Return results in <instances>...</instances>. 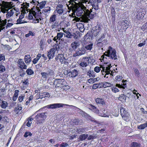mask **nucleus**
<instances>
[{"label":"nucleus","mask_w":147,"mask_h":147,"mask_svg":"<svg viewBox=\"0 0 147 147\" xmlns=\"http://www.w3.org/2000/svg\"><path fill=\"white\" fill-rule=\"evenodd\" d=\"M30 36H34L33 33L31 31H29L28 33L25 35V36L26 37H28Z\"/></svg>","instance_id":"nucleus-51"},{"label":"nucleus","mask_w":147,"mask_h":147,"mask_svg":"<svg viewBox=\"0 0 147 147\" xmlns=\"http://www.w3.org/2000/svg\"><path fill=\"white\" fill-rule=\"evenodd\" d=\"M33 119L29 117L27 120V122L26 123V125L27 127H30L31 125V124L32 123V121L33 120Z\"/></svg>","instance_id":"nucleus-39"},{"label":"nucleus","mask_w":147,"mask_h":147,"mask_svg":"<svg viewBox=\"0 0 147 147\" xmlns=\"http://www.w3.org/2000/svg\"><path fill=\"white\" fill-rule=\"evenodd\" d=\"M57 61H59L61 63H67V59L65 58L63 55L62 54H58L55 58Z\"/></svg>","instance_id":"nucleus-11"},{"label":"nucleus","mask_w":147,"mask_h":147,"mask_svg":"<svg viewBox=\"0 0 147 147\" xmlns=\"http://www.w3.org/2000/svg\"><path fill=\"white\" fill-rule=\"evenodd\" d=\"M24 13L23 12L20 16L19 18L17 20V24H24L27 23V22L22 20L24 17Z\"/></svg>","instance_id":"nucleus-13"},{"label":"nucleus","mask_w":147,"mask_h":147,"mask_svg":"<svg viewBox=\"0 0 147 147\" xmlns=\"http://www.w3.org/2000/svg\"><path fill=\"white\" fill-rule=\"evenodd\" d=\"M102 112H103L102 114H99V115L100 116L104 117H109V116L107 114V111L105 109H103L102 110Z\"/></svg>","instance_id":"nucleus-30"},{"label":"nucleus","mask_w":147,"mask_h":147,"mask_svg":"<svg viewBox=\"0 0 147 147\" xmlns=\"http://www.w3.org/2000/svg\"><path fill=\"white\" fill-rule=\"evenodd\" d=\"M63 33L62 32H59L57 33L56 36L57 38L59 40L63 36Z\"/></svg>","instance_id":"nucleus-44"},{"label":"nucleus","mask_w":147,"mask_h":147,"mask_svg":"<svg viewBox=\"0 0 147 147\" xmlns=\"http://www.w3.org/2000/svg\"><path fill=\"white\" fill-rule=\"evenodd\" d=\"M134 71L136 75L138 76L140 74L139 72L138 69H134Z\"/></svg>","instance_id":"nucleus-59"},{"label":"nucleus","mask_w":147,"mask_h":147,"mask_svg":"<svg viewBox=\"0 0 147 147\" xmlns=\"http://www.w3.org/2000/svg\"><path fill=\"white\" fill-rule=\"evenodd\" d=\"M35 19L33 21V22L34 23H38L39 22V21L41 20V19L40 18H38L36 17H35Z\"/></svg>","instance_id":"nucleus-49"},{"label":"nucleus","mask_w":147,"mask_h":147,"mask_svg":"<svg viewBox=\"0 0 147 147\" xmlns=\"http://www.w3.org/2000/svg\"><path fill=\"white\" fill-rule=\"evenodd\" d=\"M19 91L18 90H16L15 91V93L12 97V100L13 101H16L18 95V92Z\"/></svg>","instance_id":"nucleus-29"},{"label":"nucleus","mask_w":147,"mask_h":147,"mask_svg":"<svg viewBox=\"0 0 147 147\" xmlns=\"http://www.w3.org/2000/svg\"><path fill=\"white\" fill-rule=\"evenodd\" d=\"M55 52V49L53 48L51 49L50 51L48 52V56L49 59H51L53 58Z\"/></svg>","instance_id":"nucleus-18"},{"label":"nucleus","mask_w":147,"mask_h":147,"mask_svg":"<svg viewBox=\"0 0 147 147\" xmlns=\"http://www.w3.org/2000/svg\"><path fill=\"white\" fill-rule=\"evenodd\" d=\"M122 78L121 76L119 75H117L115 78V79L118 81H120Z\"/></svg>","instance_id":"nucleus-53"},{"label":"nucleus","mask_w":147,"mask_h":147,"mask_svg":"<svg viewBox=\"0 0 147 147\" xmlns=\"http://www.w3.org/2000/svg\"><path fill=\"white\" fill-rule=\"evenodd\" d=\"M37 0H32V1H31V2L33 4H38L39 2Z\"/></svg>","instance_id":"nucleus-62"},{"label":"nucleus","mask_w":147,"mask_h":147,"mask_svg":"<svg viewBox=\"0 0 147 147\" xmlns=\"http://www.w3.org/2000/svg\"><path fill=\"white\" fill-rule=\"evenodd\" d=\"M49 142H50L52 144H53L55 143V140L53 139H50L49 140Z\"/></svg>","instance_id":"nucleus-64"},{"label":"nucleus","mask_w":147,"mask_h":147,"mask_svg":"<svg viewBox=\"0 0 147 147\" xmlns=\"http://www.w3.org/2000/svg\"><path fill=\"white\" fill-rule=\"evenodd\" d=\"M31 57L30 55H26L25 56L24 60L26 63H29L31 61Z\"/></svg>","instance_id":"nucleus-23"},{"label":"nucleus","mask_w":147,"mask_h":147,"mask_svg":"<svg viewBox=\"0 0 147 147\" xmlns=\"http://www.w3.org/2000/svg\"><path fill=\"white\" fill-rule=\"evenodd\" d=\"M46 3V1H42L40 3L38 2V5L39 6V8L41 9L43 8L45 6Z\"/></svg>","instance_id":"nucleus-28"},{"label":"nucleus","mask_w":147,"mask_h":147,"mask_svg":"<svg viewBox=\"0 0 147 147\" xmlns=\"http://www.w3.org/2000/svg\"><path fill=\"white\" fill-rule=\"evenodd\" d=\"M102 84L103 87H110L112 86V84L111 83L108 82H105V83H102Z\"/></svg>","instance_id":"nucleus-47"},{"label":"nucleus","mask_w":147,"mask_h":147,"mask_svg":"<svg viewBox=\"0 0 147 147\" xmlns=\"http://www.w3.org/2000/svg\"><path fill=\"white\" fill-rule=\"evenodd\" d=\"M111 67V65L110 64L109 65H108L105 66V67H102V69L101 71L102 74L104 76V77L105 78L109 79L111 78L110 74V72L111 71L110 68Z\"/></svg>","instance_id":"nucleus-4"},{"label":"nucleus","mask_w":147,"mask_h":147,"mask_svg":"<svg viewBox=\"0 0 147 147\" xmlns=\"http://www.w3.org/2000/svg\"><path fill=\"white\" fill-rule=\"evenodd\" d=\"M101 29L100 27H98V29H96L95 31H94V35L95 36H97L98 34H99V33H100V32H101Z\"/></svg>","instance_id":"nucleus-41"},{"label":"nucleus","mask_w":147,"mask_h":147,"mask_svg":"<svg viewBox=\"0 0 147 147\" xmlns=\"http://www.w3.org/2000/svg\"><path fill=\"white\" fill-rule=\"evenodd\" d=\"M56 15L54 14L51 15L49 21V22H53L56 20Z\"/></svg>","instance_id":"nucleus-33"},{"label":"nucleus","mask_w":147,"mask_h":147,"mask_svg":"<svg viewBox=\"0 0 147 147\" xmlns=\"http://www.w3.org/2000/svg\"><path fill=\"white\" fill-rule=\"evenodd\" d=\"M32 134L30 132L26 131L25 133L24 136L25 138L28 137V136H31Z\"/></svg>","instance_id":"nucleus-50"},{"label":"nucleus","mask_w":147,"mask_h":147,"mask_svg":"<svg viewBox=\"0 0 147 147\" xmlns=\"http://www.w3.org/2000/svg\"><path fill=\"white\" fill-rule=\"evenodd\" d=\"M51 10V9L50 7H47L44 8V9L43 10L42 12L46 15H47L50 13Z\"/></svg>","instance_id":"nucleus-24"},{"label":"nucleus","mask_w":147,"mask_h":147,"mask_svg":"<svg viewBox=\"0 0 147 147\" xmlns=\"http://www.w3.org/2000/svg\"><path fill=\"white\" fill-rule=\"evenodd\" d=\"M91 59L90 56L89 57H84L80 59V62L79 63L80 66L82 67H86L89 64V60Z\"/></svg>","instance_id":"nucleus-8"},{"label":"nucleus","mask_w":147,"mask_h":147,"mask_svg":"<svg viewBox=\"0 0 147 147\" xmlns=\"http://www.w3.org/2000/svg\"><path fill=\"white\" fill-rule=\"evenodd\" d=\"M41 57V55L40 54H38L37 56L34 59L33 61V63L34 64L36 63L38 60L40 59V57Z\"/></svg>","instance_id":"nucleus-34"},{"label":"nucleus","mask_w":147,"mask_h":147,"mask_svg":"<svg viewBox=\"0 0 147 147\" xmlns=\"http://www.w3.org/2000/svg\"><path fill=\"white\" fill-rule=\"evenodd\" d=\"M132 147H140V144L136 142H134L132 143Z\"/></svg>","instance_id":"nucleus-52"},{"label":"nucleus","mask_w":147,"mask_h":147,"mask_svg":"<svg viewBox=\"0 0 147 147\" xmlns=\"http://www.w3.org/2000/svg\"><path fill=\"white\" fill-rule=\"evenodd\" d=\"M112 91L115 93L118 92L119 91V90L116 87H113L112 89Z\"/></svg>","instance_id":"nucleus-56"},{"label":"nucleus","mask_w":147,"mask_h":147,"mask_svg":"<svg viewBox=\"0 0 147 147\" xmlns=\"http://www.w3.org/2000/svg\"><path fill=\"white\" fill-rule=\"evenodd\" d=\"M104 34H102L101 35V37L99 38L98 40L96 41L97 45V46H99L100 44H101L100 46H102L103 43L101 42L102 41L104 40Z\"/></svg>","instance_id":"nucleus-22"},{"label":"nucleus","mask_w":147,"mask_h":147,"mask_svg":"<svg viewBox=\"0 0 147 147\" xmlns=\"http://www.w3.org/2000/svg\"><path fill=\"white\" fill-rule=\"evenodd\" d=\"M7 21V19H5L4 20H2L0 16V28H4V27H3L6 24Z\"/></svg>","instance_id":"nucleus-20"},{"label":"nucleus","mask_w":147,"mask_h":147,"mask_svg":"<svg viewBox=\"0 0 147 147\" xmlns=\"http://www.w3.org/2000/svg\"><path fill=\"white\" fill-rule=\"evenodd\" d=\"M69 72L71 73V78L75 77L77 76L78 74V71L74 69L72 70L71 71H69Z\"/></svg>","instance_id":"nucleus-21"},{"label":"nucleus","mask_w":147,"mask_h":147,"mask_svg":"<svg viewBox=\"0 0 147 147\" xmlns=\"http://www.w3.org/2000/svg\"><path fill=\"white\" fill-rule=\"evenodd\" d=\"M88 82L90 84H93L94 83L93 78H90L88 80Z\"/></svg>","instance_id":"nucleus-61"},{"label":"nucleus","mask_w":147,"mask_h":147,"mask_svg":"<svg viewBox=\"0 0 147 147\" xmlns=\"http://www.w3.org/2000/svg\"><path fill=\"white\" fill-rule=\"evenodd\" d=\"M116 53V52L115 49L109 47L108 49L101 56L100 59L101 61H105V59H107V58L105 57V56H106L112 59L116 60L117 59Z\"/></svg>","instance_id":"nucleus-3"},{"label":"nucleus","mask_w":147,"mask_h":147,"mask_svg":"<svg viewBox=\"0 0 147 147\" xmlns=\"http://www.w3.org/2000/svg\"><path fill=\"white\" fill-rule=\"evenodd\" d=\"M5 70V66L2 64H0V73L3 72Z\"/></svg>","instance_id":"nucleus-48"},{"label":"nucleus","mask_w":147,"mask_h":147,"mask_svg":"<svg viewBox=\"0 0 147 147\" xmlns=\"http://www.w3.org/2000/svg\"><path fill=\"white\" fill-rule=\"evenodd\" d=\"M80 45L79 42L75 41L72 42L71 44V47L73 50H75Z\"/></svg>","instance_id":"nucleus-17"},{"label":"nucleus","mask_w":147,"mask_h":147,"mask_svg":"<svg viewBox=\"0 0 147 147\" xmlns=\"http://www.w3.org/2000/svg\"><path fill=\"white\" fill-rule=\"evenodd\" d=\"M5 60V56L3 55L0 54V61H4Z\"/></svg>","instance_id":"nucleus-57"},{"label":"nucleus","mask_w":147,"mask_h":147,"mask_svg":"<svg viewBox=\"0 0 147 147\" xmlns=\"http://www.w3.org/2000/svg\"><path fill=\"white\" fill-rule=\"evenodd\" d=\"M28 6H29L28 3H24L22 7L23 9L22 10V12H23L24 13H26V10L28 12L27 10Z\"/></svg>","instance_id":"nucleus-32"},{"label":"nucleus","mask_w":147,"mask_h":147,"mask_svg":"<svg viewBox=\"0 0 147 147\" xmlns=\"http://www.w3.org/2000/svg\"><path fill=\"white\" fill-rule=\"evenodd\" d=\"M87 134H83L80 136L79 138L80 140L83 141L85 140L88 137Z\"/></svg>","instance_id":"nucleus-36"},{"label":"nucleus","mask_w":147,"mask_h":147,"mask_svg":"<svg viewBox=\"0 0 147 147\" xmlns=\"http://www.w3.org/2000/svg\"><path fill=\"white\" fill-rule=\"evenodd\" d=\"M146 41H144L143 43H141L138 44V46L139 47H141L144 45L146 44Z\"/></svg>","instance_id":"nucleus-60"},{"label":"nucleus","mask_w":147,"mask_h":147,"mask_svg":"<svg viewBox=\"0 0 147 147\" xmlns=\"http://www.w3.org/2000/svg\"><path fill=\"white\" fill-rule=\"evenodd\" d=\"M86 128H77L76 131L79 134L84 132Z\"/></svg>","instance_id":"nucleus-40"},{"label":"nucleus","mask_w":147,"mask_h":147,"mask_svg":"<svg viewBox=\"0 0 147 147\" xmlns=\"http://www.w3.org/2000/svg\"><path fill=\"white\" fill-rule=\"evenodd\" d=\"M77 0H75L76 1ZM80 1L79 2L81 3L84 4L86 6H87V4H89L90 3H92L91 0H80Z\"/></svg>","instance_id":"nucleus-25"},{"label":"nucleus","mask_w":147,"mask_h":147,"mask_svg":"<svg viewBox=\"0 0 147 147\" xmlns=\"http://www.w3.org/2000/svg\"><path fill=\"white\" fill-rule=\"evenodd\" d=\"M95 101L97 103L101 104L102 105L105 104L104 100L100 98H97L96 99Z\"/></svg>","instance_id":"nucleus-27"},{"label":"nucleus","mask_w":147,"mask_h":147,"mask_svg":"<svg viewBox=\"0 0 147 147\" xmlns=\"http://www.w3.org/2000/svg\"><path fill=\"white\" fill-rule=\"evenodd\" d=\"M145 14V12L144 11L139 12L136 16L135 20H141L143 18Z\"/></svg>","instance_id":"nucleus-14"},{"label":"nucleus","mask_w":147,"mask_h":147,"mask_svg":"<svg viewBox=\"0 0 147 147\" xmlns=\"http://www.w3.org/2000/svg\"><path fill=\"white\" fill-rule=\"evenodd\" d=\"M36 15V13L34 11L31 10L29 12L28 18L30 20L32 19L33 18V17L34 16V18H35Z\"/></svg>","instance_id":"nucleus-19"},{"label":"nucleus","mask_w":147,"mask_h":147,"mask_svg":"<svg viewBox=\"0 0 147 147\" xmlns=\"http://www.w3.org/2000/svg\"><path fill=\"white\" fill-rule=\"evenodd\" d=\"M58 23L57 22H55L53 23L51 26V28L52 29L56 28L57 26Z\"/></svg>","instance_id":"nucleus-54"},{"label":"nucleus","mask_w":147,"mask_h":147,"mask_svg":"<svg viewBox=\"0 0 147 147\" xmlns=\"http://www.w3.org/2000/svg\"><path fill=\"white\" fill-rule=\"evenodd\" d=\"M64 105L66 106H72V105H68L63 104L62 103H55L47 105L48 107L52 109H56L61 107H62Z\"/></svg>","instance_id":"nucleus-10"},{"label":"nucleus","mask_w":147,"mask_h":147,"mask_svg":"<svg viewBox=\"0 0 147 147\" xmlns=\"http://www.w3.org/2000/svg\"><path fill=\"white\" fill-rule=\"evenodd\" d=\"M57 7L56 11L58 13L59 15H61L63 13V6L62 5H59Z\"/></svg>","instance_id":"nucleus-16"},{"label":"nucleus","mask_w":147,"mask_h":147,"mask_svg":"<svg viewBox=\"0 0 147 147\" xmlns=\"http://www.w3.org/2000/svg\"><path fill=\"white\" fill-rule=\"evenodd\" d=\"M46 70L47 72H42L40 73L42 78L45 79L49 78L54 74L53 71L49 68H47Z\"/></svg>","instance_id":"nucleus-7"},{"label":"nucleus","mask_w":147,"mask_h":147,"mask_svg":"<svg viewBox=\"0 0 147 147\" xmlns=\"http://www.w3.org/2000/svg\"><path fill=\"white\" fill-rule=\"evenodd\" d=\"M87 75L90 77H95L94 75V71H88L87 72Z\"/></svg>","instance_id":"nucleus-42"},{"label":"nucleus","mask_w":147,"mask_h":147,"mask_svg":"<svg viewBox=\"0 0 147 147\" xmlns=\"http://www.w3.org/2000/svg\"><path fill=\"white\" fill-rule=\"evenodd\" d=\"M102 67H103L102 65H101V66L100 67L96 66L94 68V70L96 72L98 73L101 70V68L102 69Z\"/></svg>","instance_id":"nucleus-43"},{"label":"nucleus","mask_w":147,"mask_h":147,"mask_svg":"<svg viewBox=\"0 0 147 147\" xmlns=\"http://www.w3.org/2000/svg\"><path fill=\"white\" fill-rule=\"evenodd\" d=\"M15 6L14 3L12 2H7L2 1V3L0 4V9L1 12L3 13H6V18L8 22H12L13 19L11 18L13 15L14 12L12 9Z\"/></svg>","instance_id":"nucleus-2"},{"label":"nucleus","mask_w":147,"mask_h":147,"mask_svg":"<svg viewBox=\"0 0 147 147\" xmlns=\"http://www.w3.org/2000/svg\"><path fill=\"white\" fill-rule=\"evenodd\" d=\"M47 113H42L36 115L35 118L39 123H42L46 118Z\"/></svg>","instance_id":"nucleus-6"},{"label":"nucleus","mask_w":147,"mask_h":147,"mask_svg":"<svg viewBox=\"0 0 147 147\" xmlns=\"http://www.w3.org/2000/svg\"><path fill=\"white\" fill-rule=\"evenodd\" d=\"M86 50L84 47L79 48L76 51V53L73 54V56L75 57L79 55H81L86 53Z\"/></svg>","instance_id":"nucleus-9"},{"label":"nucleus","mask_w":147,"mask_h":147,"mask_svg":"<svg viewBox=\"0 0 147 147\" xmlns=\"http://www.w3.org/2000/svg\"><path fill=\"white\" fill-rule=\"evenodd\" d=\"M50 96V95L48 92H44L39 93L38 94H37L35 97V100H38L39 99H42L43 98H45L46 97H49Z\"/></svg>","instance_id":"nucleus-12"},{"label":"nucleus","mask_w":147,"mask_h":147,"mask_svg":"<svg viewBox=\"0 0 147 147\" xmlns=\"http://www.w3.org/2000/svg\"><path fill=\"white\" fill-rule=\"evenodd\" d=\"M70 1L73 4L71 8L73 13L69 14V16L73 18L74 17L72 20L73 21L78 22L80 20V18L76 17V14L78 17L82 16L83 21L84 22H88L90 19L93 18V14L91 13V12L87 9L84 4L79 2L77 3L74 0H70Z\"/></svg>","instance_id":"nucleus-1"},{"label":"nucleus","mask_w":147,"mask_h":147,"mask_svg":"<svg viewBox=\"0 0 147 147\" xmlns=\"http://www.w3.org/2000/svg\"><path fill=\"white\" fill-rule=\"evenodd\" d=\"M22 108L21 105H18L17 107L15 108L14 110V111L16 113H18L20 111L22 110Z\"/></svg>","instance_id":"nucleus-37"},{"label":"nucleus","mask_w":147,"mask_h":147,"mask_svg":"<svg viewBox=\"0 0 147 147\" xmlns=\"http://www.w3.org/2000/svg\"><path fill=\"white\" fill-rule=\"evenodd\" d=\"M98 88H100V87L98 86L97 84H93L92 86V88L93 89H96Z\"/></svg>","instance_id":"nucleus-55"},{"label":"nucleus","mask_w":147,"mask_h":147,"mask_svg":"<svg viewBox=\"0 0 147 147\" xmlns=\"http://www.w3.org/2000/svg\"><path fill=\"white\" fill-rule=\"evenodd\" d=\"M28 79H26V80H25L23 82V83L24 84L27 85L28 84Z\"/></svg>","instance_id":"nucleus-63"},{"label":"nucleus","mask_w":147,"mask_h":147,"mask_svg":"<svg viewBox=\"0 0 147 147\" xmlns=\"http://www.w3.org/2000/svg\"><path fill=\"white\" fill-rule=\"evenodd\" d=\"M26 73L28 75H31L34 73V72L31 69L29 68L26 70Z\"/></svg>","instance_id":"nucleus-46"},{"label":"nucleus","mask_w":147,"mask_h":147,"mask_svg":"<svg viewBox=\"0 0 147 147\" xmlns=\"http://www.w3.org/2000/svg\"><path fill=\"white\" fill-rule=\"evenodd\" d=\"M93 46V44H90L85 46L84 48L87 50L91 51L92 48Z\"/></svg>","instance_id":"nucleus-35"},{"label":"nucleus","mask_w":147,"mask_h":147,"mask_svg":"<svg viewBox=\"0 0 147 147\" xmlns=\"http://www.w3.org/2000/svg\"><path fill=\"white\" fill-rule=\"evenodd\" d=\"M91 107L92 109L93 112L96 113H98L99 112V110L97 109H96L95 107L93 105H92L91 106Z\"/></svg>","instance_id":"nucleus-45"},{"label":"nucleus","mask_w":147,"mask_h":147,"mask_svg":"<svg viewBox=\"0 0 147 147\" xmlns=\"http://www.w3.org/2000/svg\"><path fill=\"white\" fill-rule=\"evenodd\" d=\"M126 99V98L125 95L123 94H121L119 97V100L122 102H125Z\"/></svg>","instance_id":"nucleus-31"},{"label":"nucleus","mask_w":147,"mask_h":147,"mask_svg":"<svg viewBox=\"0 0 147 147\" xmlns=\"http://www.w3.org/2000/svg\"><path fill=\"white\" fill-rule=\"evenodd\" d=\"M120 112L121 115L122 117L128 116V114L126 111L125 110V109L123 107H121L120 109Z\"/></svg>","instance_id":"nucleus-26"},{"label":"nucleus","mask_w":147,"mask_h":147,"mask_svg":"<svg viewBox=\"0 0 147 147\" xmlns=\"http://www.w3.org/2000/svg\"><path fill=\"white\" fill-rule=\"evenodd\" d=\"M146 127H147V122L138 126V128L139 129H144Z\"/></svg>","instance_id":"nucleus-38"},{"label":"nucleus","mask_w":147,"mask_h":147,"mask_svg":"<svg viewBox=\"0 0 147 147\" xmlns=\"http://www.w3.org/2000/svg\"><path fill=\"white\" fill-rule=\"evenodd\" d=\"M19 67L21 69H26L27 68V66L24 62L22 59H20L18 61Z\"/></svg>","instance_id":"nucleus-15"},{"label":"nucleus","mask_w":147,"mask_h":147,"mask_svg":"<svg viewBox=\"0 0 147 147\" xmlns=\"http://www.w3.org/2000/svg\"><path fill=\"white\" fill-rule=\"evenodd\" d=\"M24 97V96H23L22 95L20 96H19L18 98V100L20 102H21L23 101Z\"/></svg>","instance_id":"nucleus-58"},{"label":"nucleus","mask_w":147,"mask_h":147,"mask_svg":"<svg viewBox=\"0 0 147 147\" xmlns=\"http://www.w3.org/2000/svg\"><path fill=\"white\" fill-rule=\"evenodd\" d=\"M54 84L56 87H66L69 89V87L66 85V82L64 79H57L55 80ZM64 89H65V88Z\"/></svg>","instance_id":"nucleus-5"}]
</instances>
